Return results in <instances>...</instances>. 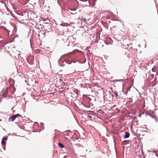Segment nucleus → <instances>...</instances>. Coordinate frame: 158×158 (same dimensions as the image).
Masks as SVG:
<instances>
[{
    "instance_id": "nucleus-1",
    "label": "nucleus",
    "mask_w": 158,
    "mask_h": 158,
    "mask_svg": "<svg viewBox=\"0 0 158 158\" xmlns=\"http://www.w3.org/2000/svg\"><path fill=\"white\" fill-rule=\"evenodd\" d=\"M130 136V134L128 132H125L124 137L125 138H128Z\"/></svg>"
},
{
    "instance_id": "nucleus-2",
    "label": "nucleus",
    "mask_w": 158,
    "mask_h": 158,
    "mask_svg": "<svg viewBox=\"0 0 158 158\" xmlns=\"http://www.w3.org/2000/svg\"><path fill=\"white\" fill-rule=\"evenodd\" d=\"M58 144L59 146L61 148H63L64 147V145L60 143H59Z\"/></svg>"
},
{
    "instance_id": "nucleus-3",
    "label": "nucleus",
    "mask_w": 158,
    "mask_h": 158,
    "mask_svg": "<svg viewBox=\"0 0 158 158\" xmlns=\"http://www.w3.org/2000/svg\"><path fill=\"white\" fill-rule=\"evenodd\" d=\"M16 116H15V115H13L11 117V118L12 119V121H13L15 119H16Z\"/></svg>"
},
{
    "instance_id": "nucleus-4",
    "label": "nucleus",
    "mask_w": 158,
    "mask_h": 158,
    "mask_svg": "<svg viewBox=\"0 0 158 158\" xmlns=\"http://www.w3.org/2000/svg\"><path fill=\"white\" fill-rule=\"evenodd\" d=\"M2 144L3 145H5L6 144V142L5 140H3V139L2 140Z\"/></svg>"
},
{
    "instance_id": "nucleus-5",
    "label": "nucleus",
    "mask_w": 158,
    "mask_h": 158,
    "mask_svg": "<svg viewBox=\"0 0 158 158\" xmlns=\"http://www.w3.org/2000/svg\"><path fill=\"white\" fill-rule=\"evenodd\" d=\"M15 116H16V118H18L19 116L21 117H22V116L21 115H20V114H16V115H15Z\"/></svg>"
},
{
    "instance_id": "nucleus-6",
    "label": "nucleus",
    "mask_w": 158,
    "mask_h": 158,
    "mask_svg": "<svg viewBox=\"0 0 158 158\" xmlns=\"http://www.w3.org/2000/svg\"><path fill=\"white\" fill-rule=\"evenodd\" d=\"M127 140H125L122 143L123 144L126 145L127 144Z\"/></svg>"
},
{
    "instance_id": "nucleus-7",
    "label": "nucleus",
    "mask_w": 158,
    "mask_h": 158,
    "mask_svg": "<svg viewBox=\"0 0 158 158\" xmlns=\"http://www.w3.org/2000/svg\"><path fill=\"white\" fill-rule=\"evenodd\" d=\"M82 20L83 21V22L84 23H86L87 22V21L85 19V18H82Z\"/></svg>"
},
{
    "instance_id": "nucleus-8",
    "label": "nucleus",
    "mask_w": 158,
    "mask_h": 158,
    "mask_svg": "<svg viewBox=\"0 0 158 158\" xmlns=\"http://www.w3.org/2000/svg\"><path fill=\"white\" fill-rule=\"evenodd\" d=\"M114 94L115 95V96L116 97H117L118 96V94L117 93L114 92Z\"/></svg>"
},
{
    "instance_id": "nucleus-9",
    "label": "nucleus",
    "mask_w": 158,
    "mask_h": 158,
    "mask_svg": "<svg viewBox=\"0 0 158 158\" xmlns=\"http://www.w3.org/2000/svg\"><path fill=\"white\" fill-rule=\"evenodd\" d=\"M152 118H155V119L156 121V122L157 121V118H156L154 117L153 116H152Z\"/></svg>"
},
{
    "instance_id": "nucleus-10",
    "label": "nucleus",
    "mask_w": 158,
    "mask_h": 158,
    "mask_svg": "<svg viewBox=\"0 0 158 158\" xmlns=\"http://www.w3.org/2000/svg\"><path fill=\"white\" fill-rule=\"evenodd\" d=\"M2 139H3V140H7V138L6 137H5V138H3Z\"/></svg>"
},
{
    "instance_id": "nucleus-11",
    "label": "nucleus",
    "mask_w": 158,
    "mask_h": 158,
    "mask_svg": "<svg viewBox=\"0 0 158 158\" xmlns=\"http://www.w3.org/2000/svg\"><path fill=\"white\" fill-rule=\"evenodd\" d=\"M4 46V45L2 43V45H1V47H3Z\"/></svg>"
},
{
    "instance_id": "nucleus-12",
    "label": "nucleus",
    "mask_w": 158,
    "mask_h": 158,
    "mask_svg": "<svg viewBox=\"0 0 158 158\" xmlns=\"http://www.w3.org/2000/svg\"><path fill=\"white\" fill-rule=\"evenodd\" d=\"M2 42H0V45H1V44H2ZM0 47H1V45H0Z\"/></svg>"
},
{
    "instance_id": "nucleus-13",
    "label": "nucleus",
    "mask_w": 158,
    "mask_h": 158,
    "mask_svg": "<svg viewBox=\"0 0 158 158\" xmlns=\"http://www.w3.org/2000/svg\"><path fill=\"white\" fill-rule=\"evenodd\" d=\"M154 68H152V70L153 71H154Z\"/></svg>"
},
{
    "instance_id": "nucleus-14",
    "label": "nucleus",
    "mask_w": 158,
    "mask_h": 158,
    "mask_svg": "<svg viewBox=\"0 0 158 158\" xmlns=\"http://www.w3.org/2000/svg\"><path fill=\"white\" fill-rule=\"evenodd\" d=\"M71 10L72 11V10H72V9H71ZM75 10H73V11H75Z\"/></svg>"
},
{
    "instance_id": "nucleus-15",
    "label": "nucleus",
    "mask_w": 158,
    "mask_h": 158,
    "mask_svg": "<svg viewBox=\"0 0 158 158\" xmlns=\"http://www.w3.org/2000/svg\"><path fill=\"white\" fill-rule=\"evenodd\" d=\"M0 121H2V120H0Z\"/></svg>"
}]
</instances>
